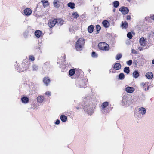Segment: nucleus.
Wrapping results in <instances>:
<instances>
[{"mask_svg": "<svg viewBox=\"0 0 154 154\" xmlns=\"http://www.w3.org/2000/svg\"><path fill=\"white\" fill-rule=\"evenodd\" d=\"M121 64L118 63H117L114 64L113 68L116 70H119L121 68Z\"/></svg>", "mask_w": 154, "mask_h": 154, "instance_id": "6", "label": "nucleus"}, {"mask_svg": "<svg viewBox=\"0 0 154 154\" xmlns=\"http://www.w3.org/2000/svg\"><path fill=\"white\" fill-rule=\"evenodd\" d=\"M60 119L63 122H65L67 119V117L64 115H62L60 116Z\"/></svg>", "mask_w": 154, "mask_h": 154, "instance_id": "20", "label": "nucleus"}, {"mask_svg": "<svg viewBox=\"0 0 154 154\" xmlns=\"http://www.w3.org/2000/svg\"><path fill=\"white\" fill-rule=\"evenodd\" d=\"M131 18V17L130 15H128L126 17V19L127 20H130Z\"/></svg>", "mask_w": 154, "mask_h": 154, "instance_id": "39", "label": "nucleus"}, {"mask_svg": "<svg viewBox=\"0 0 154 154\" xmlns=\"http://www.w3.org/2000/svg\"><path fill=\"white\" fill-rule=\"evenodd\" d=\"M75 72V70L74 69H70L69 72V74L71 76H72Z\"/></svg>", "mask_w": 154, "mask_h": 154, "instance_id": "24", "label": "nucleus"}, {"mask_svg": "<svg viewBox=\"0 0 154 154\" xmlns=\"http://www.w3.org/2000/svg\"><path fill=\"white\" fill-rule=\"evenodd\" d=\"M152 63L154 64V59L152 61Z\"/></svg>", "mask_w": 154, "mask_h": 154, "instance_id": "46", "label": "nucleus"}, {"mask_svg": "<svg viewBox=\"0 0 154 154\" xmlns=\"http://www.w3.org/2000/svg\"><path fill=\"white\" fill-rule=\"evenodd\" d=\"M97 30V31H99L101 29L100 26L98 25H97L96 26Z\"/></svg>", "mask_w": 154, "mask_h": 154, "instance_id": "35", "label": "nucleus"}, {"mask_svg": "<svg viewBox=\"0 0 154 154\" xmlns=\"http://www.w3.org/2000/svg\"><path fill=\"white\" fill-rule=\"evenodd\" d=\"M45 94L46 95L50 96L51 95V93L49 91H48L45 93Z\"/></svg>", "mask_w": 154, "mask_h": 154, "instance_id": "41", "label": "nucleus"}, {"mask_svg": "<svg viewBox=\"0 0 154 154\" xmlns=\"http://www.w3.org/2000/svg\"><path fill=\"white\" fill-rule=\"evenodd\" d=\"M140 113L142 115L145 114L146 112V109L143 107H140L139 108Z\"/></svg>", "mask_w": 154, "mask_h": 154, "instance_id": "12", "label": "nucleus"}, {"mask_svg": "<svg viewBox=\"0 0 154 154\" xmlns=\"http://www.w3.org/2000/svg\"><path fill=\"white\" fill-rule=\"evenodd\" d=\"M124 71L125 73L127 74H129L130 72L129 68V67H125L124 69Z\"/></svg>", "mask_w": 154, "mask_h": 154, "instance_id": "23", "label": "nucleus"}, {"mask_svg": "<svg viewBox=\"0 0 154 154\" xmlns=\"http://www.w3.org/2000/svg\"><path fill=\"white\" fill-rule=\"evenodd\" d=\"M116 9L115 8L113 9V12H115V11H116Z\"/></svg>", "mask_w": 154, "mask_h": 154, "instance_id": "47", "label": "nucleus"}, {"mask_svg": "<svg viewBox=\"0 0 154 154\" xmlns=\"http://www.w3.org/2000/svg\"><path fill=\"white\" fill-rule=\"evenodd\" d=\"M110 24L109 22L106 20V28L109 27V26Z\"/></svg>", "mask_w": 154, "mask_h": 154, "instance_id": "40", "label": "nucleus"}, {"mask_svg": "<svg viewBox=\"0 0 154 154\" xmlns=\"http://www.w3.org/2000/svg\"><path fill=\"white\" fill-rule=\"evenodd\" d=\"M148 83L149 82H143L140 84V85L143 87V88L145 90L147 91L149 88Z\"/></svg>", "mask_w": 154, "mask_h": 154, "instance_id": "5", "label": "nucleus"}, {"mask_svg": "<svg viewBox=\"0 0 154 154\" xmlns=\"http://www.w3.org/2000/svg\"><path fill=\"white\" fill-rule=\"evenodd\" d=\"M106 107V102H104L103 103V105L101 106V109L102 112H105V108Z\"/></svg>", "mask_w": 154, "mask_h": 154, "instance_id": "25", "label": "nucleus"}, {"mask_svg": "<svg viewBox=\"0 0 154 154\" xmlns=\"http://www.w3.org/2000/svg\"><path fill=\"white\" fill-rule=\"evenodd\" d=\"M75 4L74 3H69L68 4V6L70 7L71 9L74 8Z\"/></svg>", "mask_w": 154, "mask_h": 154, "instance_id": "26", "label": "nucleus"}, {"mask_svg": "<svg viewBox=\"0 0 154 154\" xmlns=\"http://www.w3.org/2000/svg\"><path fill=\"white\" fill-rule=\"evenodd\" d=\"M113 5L115 8H117L119 5V3L118 1H115L113 2Z\"/></svg>", "mask_w": 154, "mask_h": 154, "instance_id": "19", "label": "nucleus"}, {"mask_svg": "<svg viewBox=\"0 0 154 154\" xmlns=\"http://www.w3.org/2000/svg\"><path fill=\"white\" fill-rule=\"evenodd\" d=\"M153 74L152 72H148L145 75L146 77L149 79H151L153 77Z\"/></svg>", "mask_w": 154, "mask_h": 154, "instance_id": "7", "label": "nucleus"}, {"mask_svg": "<svg viewBox=\"0 0 154 154\" xmlns=\"http://www.w3.org/2000/svg\"><path fill=\"white\" fill-rule=\"evenodd\" d=\"M119 79H123L125 78V75L123 73H121L119 75Z\"/></svg>", "mask_w": 154, "mask_h": 154, "instance_id": "27", "label": "nucleus"}, {"mask_svg": "<svg viewBox=\"0 0 154 154\" xmlns=\"http://www.w3.org/2000/svg\"><path fill=\"white\" fill-rule=\"evenodd\" d=\"M85 43L84 40L82 38L79 39L77 41L76 45L75 48L78 51H80L81 50V48Z\"/></svg>", "mask_w": 154, "mask_h": 154, "instance_id": "1", "label": "nucleus"}, {"mask_svg": "<svg viewBox=\"0 0 154 154\" xmlns=\"http://www.w3.org/2000/svg\"><path fill=\"white\" fill-rule=\"evenodd\" d=\"M72 14L74 18H77L79 17V15L77 12H75L72 13Z\"/></svg>", "mask_w": 154, "mask_h": 154, "instance_id": "29", "label": "nucleus"}, {"mask_svg": "<svg viewBox=\"0 0 154 154\" xmlns=\"http://www.w3.org/2000/svg\"><path fill=\"white\" fill-rule=\"evenodd\" d=\"M126 91L129 93H131L134 91V88L132 87H128L125 88Z\"/></svg>", "mask_w": 154, "mask_h": 154, "instance_id": "8", "label": "nucleus"}, {"mask_svg": "<svg viewBox=\"0 0 154 154\" xmlns=\"http://www.w3.org/2000/svg\"><path fill=\"white\" fill-rule=\"evenodd\" d=\"M102 24L104 27H106V20H104Z\"/></svg>", "mask_w": 154, "mask_h": 154, "instance_id": "37", "label": "nucleus"}, {"mask_svg": "<svg viewBox=\"0 0 154 154\" xmlns=\"http://www.w3.org/2000/svg\"><path fill=\"white\" fill-rule=\"evenodd\" d=\"M140 43L141 46H144L146 45V41L143 37L141 38L140 39Z\"/></svg>", "mask_w": 154, "mask_h": 154, "instance_id": "11", "label": "nucleus"}, {"mask_svg": "<svg viewBox=\"0 0 154 154\" xmlns=\"http://www.w3.org/2000/svg\"><path fill=\"white\" fill-rule=\"evenodd\" d=\"M151 18L153 20H154V15L151 16Z\"/></svg>", "mask_w": 154, "mask_h": 154, "instance_id": "45", "label": "nucleus"}, {"mask_svg": "<svg viewBox=\"0 0 154 154\" xmlns=\"http://www.w3.org/2000/svg\"><path fill=\"white\" fill-rule=\"evenodd\" d=\"M24 13L26 15L29 16L31 14L32 11L30 8H27L24 10Z\"/></svg>", "mask_w": 154, "mask_h": 154, "instance_id": "10", "label": "nucleus"}, {"mask_svg": "<svg viewBox=\"0 0 154 154\" xmlns=\"http://www.w3.org/2000/svg\"><path fill=\"white\" fill-rule=\"evenodd\" d=\"M121 26L122 29H126L128 28V23L126 21H124V22L122 21Z\"/></svg>", "mask_w": 154, "mask_h": 154, "instance_id": "9", "label": "nucleus"}, {"mask_svg": "<svg viewBox=\"0 0 154 154\" xmlns=\"http://www.w3.org/2000/svg\"><path fill=\"white\" fill-rule=\"evenodd\" d=\"M109 49V45L106 43V51H108Z\"/></svg>", "mask_w": 154, "mask_h": 154, "instance_id": "38", "label": "nucleus"}, {"mask_svg": "<svg viewBox=\"0 0 154 154\" xmlns=\"http://www.w3.org/2000/svg\"><path fill=\"white\" fill-rule=\"evenodd\" d=\"M60 123V120H57L56 122H55V124H59Z\"/></svg>", "mask_w": 154, "mask_h": 154, "instance_id": "42", "label": "nucleus"}, {"mask_svg": "<svg viewBox=\"0 0 154 154\" xmlns=\"http://www.w3.org/2000/svg\"><path fill=\"white\" fill-rule=\"evenodd\" d=\"M92 56L93 57H97V55L95 52H93L92 54Z\"/></svg>", "mask_w": 154, "mask_h": 154, "instance_id": "34", "label": "nucleus"}, {"mask_svg": "<svg viewBox=\"0 0 154 154\" xmlns=\"http://www.w3.org/2000/svg\"><path fill=\"white\" fill-rule=\"evenodd\" d=\"M29 58L31 60L34 61V57L32 56H30Z\"/></svg>", "mask_w": 154, "mask_h": 154, "instance_id": "36", "label": "nucleus"}, {"mask_svg": "<svg viewBox=\"0 0 154 154\" xmlns=\"http://www.w3.org/2000/svg\"><path fill=\"white\" fill-rule=\"evenodd\" d=\"M119 11L121 12L124 15H125L128 13L129 11L128 8L127 7L124 6L120 8L119 10Z\"/></svg>", "mask_w": 154, "mask_h": 154, "instance_id": "3", "label": "nucleus"}, {"mask_svg": "<svg viewBox=\"0 0 154 154\" xmlns=\"http://www.w3.org/2000/svg\"><path fill=\"white\" fill-rule=\"evenodd\" d=\"M22 102L23 103H28L29 101V99L26 97H24L21 98Z\"/></svg>", "mask_w": 154, "mask_h": 154, "instance_id": "13", "label": "nucleus"}, {"mask_svg": "<svg viewBox=\"0 0 154 154\" xmlns=\"http://www.w3.org/2000/svg\"><path fill=\"white\" fill-rule=\"evenodd\" d=\"M137 63H138V62L137 61V60H134L133 62V64L134 66L135 67H137Z\"/></svg>", "mask_w": 154, "mask_h": 154, "instance_id": "31", "label": "nucleus"}, {"mask_svg": "<svg viewBox=\"0 0 154 154\" xmlns=\"http://www.w3.org/2000/svg\"><path fill=\"white\" fill-rule=\"evenodd\" d=\"M111 70L112 73H115L116 72V69H112Z\"/></svg>", "mask_w": 154, "mask_h": 154, "instance_id": "43", "label": "nucleus"}, {"mask_svg": "<svg viewBox=\"0 0 154 154\" xmlns=\"http://www.w3.org/2000/svg\"><path fill=\"white\" fill-rule=\"evenodd\" d=\"M112 108L113 107H112L111 105L109 104L108 102L106 101V111L107 109V111L108 112L109 111L111 110Z\"/></svg>", "mask_w": 154, "mask_h": 154, "instance_id": "17", "label": "nucleus"}, {"mask_svg": "<svg viewBox=\"0 0 154 154\" xmlns=\"http://www.w3.org/2000/svg\"><path fill=\"white\" fill-rule=\"evenodd\" d=\"M126 63L128 65H131L132 64V61L131 60H130L129 61H127Z\"/></svg>", "mask_w": 154, "mask_h": 154, "instance_id": "33", "label": "nucleus"}, {"mask_svg": "<svg viewBox=\"0 0 154 154\" xmlns=\"http://www.w3.org/2000/svg\"><path fill=\"white\" fill-rule=\"evenodd\" d=\"M42 2H43V4L44 7L48 6V1H45V2H43V1Z\"/></svg>", "mask_w": 154, "mask_h": 154, "instance_id": "32", "label": "nucleus"}, {"mask_svg": "<svg viewBox=\"0 0 154 154\" xmlns=\"http://www.w3.org/2000/svg\"><path fill=\"white\" fill-rule=\"evenodd\" d=\"M122 57V55L121 54L119 53L117 54L116 56V60H119Z\"/></svg>", "mask_w": 154, "mask_h": 154, "instance_id": "28", "label": "nucleus"}, {"mask_svg": "<svg viewBox=\"0 0 154 154\" xmlns=\"http://www.w3.org/2000/svg\"><path fill=\"white\" fill-rule=\"evenodd\" d=\"M93 26L92 25L90 26L88 28V32L90 33H92L93 31Z\"/></svg>", "mask_w": 154, "mask_h": 154, "instance_id": "22", "label": "nucleus"}, {"mask_svg": "<svg viewBox=\"0 0 154 154\" xmlns=\"http://www.w3.org/2000/svg\"><path fill=\"white\" fill-rule=\"evenodd\" d=\"M58 21L61 22V23H63V21L60 19H59L57 20L56 19H53L51 20L48 23V25L50 28H51L54 27L55 24Z\"/></svg>", "mask_w": 154, "mask_h": 154, "instance_id": "2", "label": "nucleus"}, {"mask_svg": "<svg viewBox=\"0 0 154 154\" xmlns=\"http://www.w3.org/2000/svg\"><path fill=\"white\" fill-rule=\"evenodd\" d=\"M133 77L135 78H137L139 75V74L137 71H135L133 73Z\"/></svg>", "mask_w": 154, "mask_h": 154, "instance_id": "18", "label": "nucleus"}, {"mask_svg": "<svg viewBox=\"0 0 154 154\" xmlns=\"http://www.w3.org/2000/svg\"><path fill=\"white\" fill-rule=\"evenodd\" d=\"M132 36V35L131 32H129L127 34V37L129 39H131Z\"/></svg>", "mask_w": 154, "mask_h": 154, "instance_id": "30", "label": "nucleus"}, {"mask_svg": "<svg viewBox=\"0 0 154 154\" xmlns=\"http://www.w3.org/2000/svg\"><path fill=\"white\" fill-rule=\"evenodd\" d=\"M37 100L38 102H42L44 99V97L42 96H39L37 97Z\"/></svg>", "mask_w": 154, "mask_h": 154, "instance_id": "14", "label": "nucleus"}, {"mask_svg": "<svg viewBox=\"0 0 154 154\" xmlns=\"http://www.w3.org/2000/svg\"><path fill=\"white\" fill-rule=\"evenodd\" d=\"M50 82V79L48 77H45L44 78L43 82L46 85H48L47 84L48 83Z\"/></svg>", "mask_w": 154, "mask_h": 154, "instance_id": "21", "label": "nucleus"}, {"mask_svg": "<svg viewBox=\"0 0 154 154\" xmlns=\"http://www.w3.org/2000/svg\"><path fill=\"white\" fill-rule=\"evenodd\" d=\"M35 34L37 37L39 38L41 36L42 33L41 31L37 30L35 32Z\"/></svg>", "mask_w": 154, "mask_h": 154, "instance_id": "15", "label": "nucleus"}, {"mask_svg": "<svg viewBox=\"0 0 154 154\" xmlns=\"http://www.w3.org/2000/svg\"><path fill=\"white\" fill-rule=\"evenodd\" d=\"M33 67L34 69H35V70H36V69L37 68V67L35 65H34L33 66Z\"/></svg>", "mask_w": 154, "mask_h": 154, "instance_id": "44", "label": "nucleus"}, {"mask_svg": "<svg viewBox=\"0 0 154 154\" xmlns=\"http://www.w3.org/2000/svg\"><path fill=\"white\" fill-rule=\"evenodd\" d=\"M98 47L100 50H105L106 43L103 42H100L98 44Z\"/></svg>", "mask_w": 154, "mask_h": 154, "instance_id": "4", "label": "nucleus"}, {"mask_svg": "<svg viewBox=\"0 0 154 154\" xmlns=\"http://www.w3.org/2000/svg\"><path fill=\"white\" fill-rule=\"evenodd\" d=\"M59 3V0H54L53 4L55 7L56 8L60 6Z\"/></svg>", "mask_w": 154, "mask_h": 154, "instance_id": "16", "label": "nucleus"}]
</instances>
